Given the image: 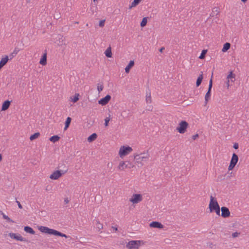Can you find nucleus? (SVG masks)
Returning <instances> with one entry per match:
<instances>
[{"label": "nucleus", "instance_id": "nucleus-7", "mask_svg": "<svg viewBox=\"0 0 249 249\" xmlns=\"http://www.w3.org/2000/svg\"><path fill=\"white\" fill-rule=\"evenodd\" d=\"M238 157L235 153H233L232 155L231 159L230 161V165L228 167L229 170H232L238 161Z\"/></svg>", "mask_w": 249, "mask_h": 249}, {"label": "nucleus", "instance_id": "nucleus-49", "mask_svg": "<svg viewBox=\"0 0 249 249\" xmlns=\"http://www.w3.org/2000/svg\"><path fill=\"white\" fill-rule=\"evenodd\" d=\"M165 49L164 47H161L160 50H159V51L160 52V53H162L163 52V51Z\"/></svg>", "mask_w": 249, "mask_h": 249}, {"label": "nucleus", "instance_id": "nucleus-36", "mask_svg": "<svg viewBox=\"0 0 249 249\" xmlns=\"http://www.w3.org/2000/svg\"><path fill=\"white\" fill-rule=\"evenodd\" d=\"M65 167H68L66 166L65 163H64L63 162L59 163L58 166V168L60 170L65 169Z\"/></svg>", "mask_w": 249, "mask_h": 249}, {"label": "nucleus", "instance_id": "nucleus-4", "mask_svg": "<svg viewBox=\"0 0 249 249\" xmlns=\"http://www.w3.org/2000/svg\"><path fill=\"white\" fill-rule=\"evenodd\" d=\"M132 150V148L129 146H122L120 148L119 154L121 158H123L130 153Z\"/></svg>", "mask_w": 249, "mask_h": 249}, {"label": "nucleus", "instance_id": "nucleus-30", "mask_svg": "<svg viewBox=\"0 0 249 249\" xmlns=\"http://www.w3.org/2000/svg\"><path fill=\"white\" fill-rule=\"evenodd\" d=\"M40 136V133L39 132H36L33 135H31L30 137V140L31 141H33L39 137Z\"/></svg>", "mask_w": 249, "mask_h": 249}, {"label": "nucleus", "instance_id": "nucleus-3", "mask_svg": "<svg viewBox=\"0 0 249 249\" xmlns=\"http://www.w3.org/2000/svg\"><path fill=\"white\" fill-rule=\"evenodd\" d=\"M68 170V167H65V169L55 171L50 176V178L54 180L57 179L63 175L67 173Z\"/></svg>", "mask_w": 249, "mask_h": 249}, {"label": "nucleus", "instance_id": "nucleus-22", "mask_svg": "<svg viewBox=\"0 0 249 249\" xmlns=\"http://www.w3.org/2000/svg\"><path fill=\"white\" fill-rule=\"evenodd\" d=\"M24 230L26 232L31 233L32 234H35V231H34V230L29 226L25 227Z\"/></svg>", "mask_w": 249, "mask_h": 249}, {"label": "nucleus", "instance_id": "nucleus-17", "mask_svg": "<svg viewBox=\"0 0 249 249\" xmlns=\"http://www.w3.org/2000/svg\"><path fill=\"white\" fill-rule=\"evenodd\" d=\"M10 105V102L6 100L3 102L2 105L1 110L4 111L7 110Z\"/></svg>", "mask_w": 249, "mask_h": 249}, {"label": "nucleus", "instance_id": "nucleus-28", "mask_svg": "<svg viewBox=\"0 0 249 249\" xmlns=\"http://www.w3.org/2000/svg\"><path fill=\"white\" fill-rule=\"evenodd\" d=\"M146 101L147 103H151V93L150 91L149 90V92H146Z\"/></svg>", "mask_w": 249, "mask_h": 249}, {"label": "nucleus", "instance_id": "nucleus-42", "mask_svg": "<svg viewBox=\"0 0 249 249\" xmlns=\"http://www.w3.org/2000/svg\"><path fill=\"white\" fill-rule=\"evenodd\" d=\"M19 50L18 48H15L14 51L13 52V54H14L15 55L18 54Z\"/></svg>", "mask_w": 249, "mask_h": 249}, {"label": "nucleus", "instance_id": "nucleus-18", "mask_svg": "<svg viewBox=\"0 0 249 249\" xmlns=\"http://www.w3.org/2000/svg\"><path fill=\"white\" fill-rule=\"evenodd\" d=\"M134 65V62L133 60L130 61L128 64L125 68V71L126 73H128L130 71V69Z\"/></svg>", "mask_w": 249, "mask_h": 249}, {"label": "nucleus", "instance_id": "nucleus-14", "mask_svg": "<svg viewBox=\"0 0 249 249\" xmlns=\"http://www.w3.org/2000/svg\"><path fill=\"white\" fill-rule=\"evenodd\" d=\"M149 226L150 227L158 229H162L163 227V225L161 223L158 221H153L151 222Z\"/></svg>", "mask_w": 249, "mask_h": 249}, {"label": "nucleus", "instance_id": "nucleus-43", "mask_svg": "<svg viewBox=\"0 0 249 249\" xmlns=\"http://www.w3.org/2000/svg\"><path fill=\"white\" fill-rule=\"evenodd\" d=\"M239 234H240L239 232H235L232 234V236L233 238H235V237H238Z\"/></svg>", "mask_w": 249, "mask_h": 249}, {"label": "nucleus", "instance_id": "nucleus-50", "mask_svg": "<svg viewBox=\"0 0 249 249\" xmlns=\"http://www.w3.org/2000/svg\"><path fill=\"white\" fill-rule=\"evenodd\" d=\"M54 18H55L56 19H58V18H60L59 15V14H58V15H56V16H54Z\"/></svg>", "mask_w": 249, "mask_h": 249}, {"label": "nucleus", "instance_id": "nucleus-33", "mask_svg": "<svg viewBox=\"0 0 249 249\" xmlns=\"http://www.w3.org/2000/svg\"><path fill=\"white\" fill-rule=\"evenodd\" d=\"M147 23V18L146 17L143 18L141 22V26L142 27H144Z\"/></svg>", "mask_w": 249, "mask_h": 249}, {"label": "nucleus", "instance_id": "nucleus-16", "mask_svg": "<svg viewBox=\"0 0 249 249\" xmlns=\"http://www.w3.org/2000/svg\"><path fill=\"white\" fill-rule=\"evenodd\" d=\"M39 63L43 66H45L46 65V64H47V53L46 52L42 56V57L40 60Z\"/></svg>", "mask_w": 249, "mask_h": 249}, {"label": "nucleus", "instance_id": "nucleus-13", "mask_svg": "<svg viewBox=\"0 0 249 249\" xmlns=\"http://www.w3.org/2000/svg\"><path fill=\"white\" fill-rule=\"evenodd\" d=\"M9 236L13 239H15L18 241H24L25 240L19 234H17L14 233H10Z\"/></svg>", "mask_w": 249, "mask_h": 249}, {"label": "nucleus", "instance_id": "nucleus-40", "mask_svg": "<svg viewBox=\"0 0 249 249\" xmlns=\"http://www.w3.org/2000/svg\"><path fill=\"white\" fill-rule=\"evenodd\" d=\"M110 121V118L109 117H107L105 118V125L106 126H108V123H109V121Z\"/></svg>", "mask_w": 249, "mask_h": 249}, {"label": "nucleus", "instance_id": "nucleus-39", "mask_svg": "<svg viewBox=\"0 0 249 249\" xmlns=\"http://www.w3.org/2000/svg\"><path fill=\"white\" fill-rule=\"evenodd\" d=\"M105 21H106L105 19H103V20H100V22H99V26L100 27H104V25H105Z\"/></svg>", "mask_w": 249, "mask_h": 249}, {"label": "nucleus", "instance_id": "nucleus-35", "mask_svg": "<svg viewBox=\"0 0 249 249\" xmlns=\"http://www.w3.org/2000/svg\"><path fill=\"white\" fill-rule=\"evenodd\" d=\"M79 94L76 93L75 94L73 98L71 97V101L73 103H76L79 100Z\"/></svg>", "mask_w": 249, "mask_h": 249}, {"label": "nucleus", "instance_id": "nucleus-38", "mask_svg": "<svg viewBox=\"0 0 249 249\" xmlns=\"http://www.w3.org/2000/svg\"><path fill=\"white\" fill-rule=\"evenodd\" d=\"M214 212H215L216 214L217 215L220 216V206H219L218 207H217V208H216L215 210H214Z\"/></svg>", "mask_w": 249, "mask_h": 249}, {"label": "nucleus", "instance_id": "nucleus-55", "mask_svg": "<svg viewBox=\"0 0 249 249\" xmlns=\"http://www.w3.org/2000/svg\"><path fill=\"white\" fill-rule=\"evenodd\" d=\"M2 160V155L1 154H0V162Z\"/></svg>", "mask_w": 249, "mask_h": 249}, {"label": "nucleus", "instance_id": "nucleus-44", "mask_svg": "<svg viewBox=\"0 0 249 249\" xmlns=\"http://www.w3.org/2000/svg\"><path fill=\"white\" fill-rule=\"evenodd\" d=\"M15 56V55L14 54H13V53H11L8 56V58H9V59H12L14 56Z\"/></svg>", "mask_w": 249, "mask_h": 249}, {"label": "nucleus", "instance_id": "nucleus-32", "mask_svg": "<svg viewBox=\"0 0 249 249\" xmlns=\"http://www.w3.org/2000/svg\"><path fill=\"white\" fill-rule=\"evenodd\" d=\"M207 53V50H203L199 56V58L200 59H203L205 57L206 54Z\"/></svg>", "mask_w": 249, "mask_h": 249}, {"label": "nucleus", "instance_id": "nucleus-21", "mask_svg": "<svg viewBox=\"0 0 249 249\" xmlns=\"http://www.w3.org/2000/svg\"><path fill=\"white\" fill-rule=\"evenodd\" d=\"M142 0H134L131 3V5L129 6V9H131L133 7H136L138 5Z\"/></svg>", "mask_w": 249, "mask_h": 249}, {"label": "nucleus", "instance_id": "nucleus-20", "mask_svg": "<svg viewBox=\"0 0 249 249\" xmlns=\"http://www.w3.org/2000/svg\"><path fill=\"white\" fill-rule=\"evenodd\" d=\"M203 78V72L201 71V74L199 75V76L198 77V78L196 80V86L197 87H199L200 85V84L202 81Z\"/></svg>", "mask_w": 249, "mask_h": 249}, {"label": "nucleus", "instance_id": "nucleus-29", "mask_svg": "<svg viewBox=\"0 0 249 249\" xmlns=\"http://www.w3.org/2000/svg\"><path fill=\"white\" fill-rule=\"evenodd\" d=\"M1 214L2 215V217L3 219L6 220L8 222H10L12 223H14V221L12 220L10 217H9L8 216L6 215L2 212H0Z\"/></svg>", "mask_w": 249, "mask_h": 249}, {"label": "nucleus", "instance_id": "nucleus-2", "mask_svg": "<svg viewBox=\"0 0 249 249\" xmlns=\"http://www.w3.org/2000/svg\"><path fill=\"white\" fill-rule=\"evenodd\" d=\"M149 157V154L147 153H142L140 154H136L134 155V160L138 163L141 164V165H143L142 161H147Z\"/></svg>", "mask_w": 249, "mask_h": 249}, {"label": "nucleus", "instance_id": "nucleus-37", "mask_svg": "<svg viewBox=\"0 0 249 249\" xmlns=\"http://www.w3.org/2000/svg\"><path fill=\"white\" fill-rule=\"evenodd\" d=\"M104 88V86H103V84L102 83V84H98V85H97V90L98 91V92L100 93L103 89Z\"/></svg>", "mask_w": 249, "mask_h": 249}, {"label": "nucleus", "instance_id": "nucleus-26", "mask_svg": "<svg viewBox=\"0 0 249 249\" xmlns=\"http://www.w3.org/2000/svg\"><path fill=\"white\" fill-rule=\"evenodd\" d=\"M60 139V137L58 135H54L50 138V141L53 142H55L58 141Z\"/></svg>", "mask_w": 249, "mask_h": 249}, {"label": "nucleus", "instance_id": "nucleus-41", "mask_svg": "<svg viewBox=\"0 0 249 249\" xmlns=\"http://www.w3.org/2000/svg\"><path fill=\"white\" fill-rule=\"evenodd\" d=\"M88 141L89 142H92L93 141V134H92L89 136V137L88 138Z\"/></svg>", "mask_w": 249, "mask_h": 249}, {"label": "nucleus", "instance_id": "nucleus-15", "mask_svg": "<svg viewBox=\"0 0 249 249\" xmlns=\"http://www.w3.org/2000/svg\"><path fill=\"white\" fill-rule=\"evenodd\" d=\"M9 60L8 56L6 55L4 57L2 58L0 61V70L8 62Z\"/></svg>", "mask_w": 249, "mask_h": 249}, {"label": "nucleus", "instance_id": "nucleus-11", "mask_svg": "<svg viewBox=\"0 0 249 249\" xmlns=\"http://www.w3.org/2000/svg\"><path fill=\"white\" fill-rule=\"evenodd\" d=\"M221 216L223 218H227L230 216L231 213L228 208L226 207H222L221 208Z\"/></svg>", "mask_w": 249, "mask_h": 249}, {"label": "nucleus", "instance_id": "nucleus-12", "mask_svg": "<svg viewBox=\"0 0 249 249\" xmlns=\"http://www.w3.org/2000/svg\"><path fill=\"white\" fill-rule=\"evenodd\" d=\"M111 99V96L109 95H107L105 97L101 99L99 101L98 103L102 106L107 105Z\"/></svg>", "mask_w": 249, "mask_h": 249}, {"label": "nucleus", "instance_id": "nucleus-34", "mask_svg": "<svg viewBox=\"0 0 249 249\" xmlns=\"http://www.w3.org/2000/svg\"><path fill=\"white\" fill-rule=\"evenodd\" d=\"M96 228L98 229V231H99L100 230L102 229L103 228V224H101L99 221L96 220Z\"/></svg>", "mask_w": 249, "mask_h": 249}, {"label": "nucleus", "instance_id": "nucleus-46", "mask_svg": "<svg viewBox=\"0 0 249 249\" xmlns=\"http://www.w3.org/2000/svg\"><path fill=\"white\" fill-rule=\"evenodd\" d=\"M199 137V135L198 134H196L195 135H193L192 136V139L194 140H195L197 138H198Z\"/></svg>", "mask_w": 249, "mask_h": 249}, {"label": "nucleus", "instance_id": "nucleus-48", "mask_svg": "<svg viewBox=\"0 0 249 249\" xmlns=\"http://www.w3.org/2000/svg\"><path fill=\"white\" fill-rule=\"evenodd\" d=\"M69 201H69V198H68V197H67V198H65L64 199V203H65V204H67V203H68L69 202Z\"/></svg>", "mask_w": 249, "mask_h": 249}, {"label": "nucleus", "instance_id": "nucleus-1", "mask_svg": "<svg viewBox=\"0 0 249 249\" xmlns=\"http://www.w3.org/2000/svg\"><path fill=\"white\" fill-rule=\"evenodd\" d=\"M39 230L43 233H47L48 234L64 237L66 238L68 237V236L66 234H64L54 229L49 228L47 227L40 226L39 228Z\"/></svg>", "mask_w": 249, "mask_h": 249}, {"label": "nucleus", "instance_id": "nucleus-53", "mask_svg": "<svg viewBox=\"0 0 249 249\" xmlns=\"http://www.w3.org/2000/svg\"><path fill=\"white\" fill-rule=\"evenodd\" d=\"M112 163H109H109H108V164H107V166H108V167L112 166Z\"/></svg>", "mask_w": 249, "mask_h": 249}, {"label": "nucleus", "instance_id": "nucleus-23", "mask_svg": "<svg viewBox=\"0 0 249 249\" xmlns=\"http://www.w3.org/2000/svg\"><path fill=\"white\" fill-rule=\"evenodd\" d=\"M105 53L107 57H111L112 54L111 52V47L109 46L107 48L105 52Z\"/></svg>", "mask_w": 249, "mask_h": 249}, {"label": "nucleus", "instance_id": "nucleus-57", "mask_svg": "<svg viewBox=\"0 0 249 249\" xmlns=\"http://www.w3.org/2000/svg\"><path fill=\"white\" fill-rule=\"evenodd\" d=\"M229 81L228 80V83H227L228 86H229Z\"/></svg>", "mask_w": 249, "mask_h": 249}, {"label": "nucleus", "instance_id": "nucleus-52", "mask_svg": "<svg viewBox=\"0 0 249 249\" xmlns=\"http://www.w3.org/2000/svg\"><path fill=\"white\" fill-rule=\"evenodd\" d=\"M152 107L150 106L148 107V108L147 109L148 110H152Z\"/></svg>", "mask_w": 249, "mask_h": 249}, {"label": "nucleus", "instance_id": "nucleus-27", "mask_svg": "<svg viewBox=\"0 0 249 249\" xmlns=\"http://www.w3.org/2000/svg\"><path fill=\"white\" fill-rule=\"evenodd\" d=\"M219 13L218 8L217 7H214L213 8V11L210 15L211 17H214L217 16Z\"/></svg>", "mask_w": 249, "mask_h": 249}, {"label": "nucleus", "instance_id": "nucleus-24", "mask_svg": "<svg viewBox=\"0 0 249 249\" xmlns=\"http://www.w3.org/2000/svg\"><path fill=\"white\" fill-rule=\"evenodd\" d=\"M230 47H231V44L229 42H226L224 44L223 47L222 49V51L223 52H226L229 49H230Z\"/></svg>", "mask_w": 249, "mask_h": 249}, {"label": "nucleus", "instance_id": "nucleus-10", "mask_svg": "<svg viewBox=\"0 0 249 249\" xmlns=\"http://www.w3.org/2000/svg\"><path fill=\"white\" fill-rule=\"evenodd\" d=\"M142 200V196L139 194H134L129 201L134 204L138 203Z\"/></svg>", "mask_w": 249, "mask_h": 249}, {"label": "nucleus", "instance_id": "nucleus-56", "mask_svg": "<svg viewBox=\"0 0 249 249\" xmlns=\"http://www.w3.org/2000/svg\"><path fill=\"white\" fill-rule=\"evenodd\" d=\"M241 1L243 2H245L247 1V0H241Z\"/></svg>", "mask_w": 249, "mask_h": 249}, {"label": "nucleus", "instance_id": "nucleus-5", "mask_svg": "<svg viewBox=\"0 0 249 249\" xmlns=\"http://www.w3.org/2000/svg\"><path fill=\"white\" fill-rule=\"evenodd\" d=\"M189 125L188 123L185 121H181L177 127V130L180 134L184 133Z\"/></svg>", "mask_w": 249, "mask_h": 249}, {"label": "nucleus", "instance_id": "nucleus-51", "mask_svg": "<svg viewBox=\"0 0 249 249\" xmlns=\"http://www.w3.org/2000/svg\"><path fill=\"white\" fill-rule=\"evenodd\" d=\"M112 228L115 230V231H117L118 230L117 228L115 227H112Z\"/></svg>", "mask_w": 249, "mask_h": 249}, {"label": "nucleus", "instance_id": "nucleus-31", "mask_svg": "<svg viewBox=\"0 0 249 249\" xmlns=\"http://www.w3.org/2000/svg\"><path fill=\"white\" fill-rule=\"evenodd\" d=\"M227 79H231L232 82L235 80V74L233 73L232 71H231L229 75L227 76Z\"/></svg>", "mask_w": 249, "mask_h": 249}, {"label": "nucleus", "instance_id": "nucleus-54", "mask_svg": "<svg viewBox=\"0 0 249 249\" xmlns=\"http://www.w3.org/2000/svg\"><path fill=\"white\" fill-rule=\"evenodd\" d=\"M97 135L94 133V140L97 138Z\"/></svg>", "mask_w": 249, "mask_h": 249}, {"label": "nucleus", "instance_id": "nucleus-45", "mask_svg": "<svg viewBox=\"0 0 249 249\" xmlns=\"http://www.w3.org/2000/svg\"><path fill=\"white\" fill-rule=\"evenodd\" d=\"M16 203H17L18 207L19 209L22 208V205H21L20 203L17 200Z\"/></svg>", "mask_w": 249, "mask_h": 249}, {"label": "nucleus", "instance_id": "nucleus-6", "mask_svg": "<svg viewBox=\"0 0 249 249\" xmlns=\"http://www.w3.org/2000/svg\"><path fill=\"white\" fill-rule=\"evenodd\" d=\"M219 206L217 200L212 196H210V201L209 204V208L210 212H214V210Z\"/></svg>", "mask_w": 249, "mask_h": 249}, {"label": "nucleus", "instance_id": "nucleus-19", "mask_svg": "<svg viewBox=\"0 0 249 249\" xmlns=\"http://www.w3.org/2000/svg\"><path fill=\"white\" fill-rule=\"evenodd\" d=\"M128 167V164H126V162L122 161L120 163L119 166H118V169L120 170H123L125 168H126ZM128 168H130V167H128Z\"/></svg>", "mask_w": 249, "mask_h": 249}, {"label": "nucleus", "instance_id": "nucleus-25", "mask_svg": "<svg viewBox=\"0 0 249 249\" xmlns=\"http://www.w3.org/2000/svg\"><path fill=\"white\" fill-rule=\"evenodd\" d=\"M71 117H67L66 121L65 122V127H64L65 130H67V128L69 127V125L71 122Z\"/></svg>", "mask_w": 249, "mask_h": 249}, {"label": "nucleus", "instance_id": "nucleus-9", "mask_svg": "<svg viewBox=\"0 0 249 249\" xmlns=\"http://www.w3.org/2000/svg\"><path fill=\"white\" fill-rule=\"evenodd\" d=\"M212 87H213V80H212V79L211 78L209 81L208 91L205 96V103L206 105L207 104L208 101L210 99Z\"/></svg>", "mask_w": 249, "mask_h": 249}, {"label": "nucleus", "instance_id": "nucleus-47", "mask_svg": "<svg viewBox=\"0 0 249 249\" xmlns=\"http://www.w3.org/2000/svg\"><path fill=\"white\" fill-rule=\"evenodd\" d=\"M238 147H239V145H238V144L237 143H235L233 146V147L235 149H237L238 148Z\"/></svg>", "mask_w": 249, "mask_h": 249}, {"label": "nucleus", "instance_id": "nucleus-8", "mask_svg": "<svg viewBox=\"0 0 249 249\" xmlns=\"http://www.w3.org/2000/svg\"><path fill=\"white\" fill-rule=\"evenodd\" d=\"M140 246V241H131L126 245L128 249H138Z\"/></svg>", "mask_w": 249, "mask_h": 249}]
</instances>
